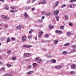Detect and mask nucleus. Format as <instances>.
Masks as SVG:
<instances>
[{
  "label": "nucleus",
  "instance_id": "nucleus-1",
  "mask_svg": "<svg viewBox=\"0 0 76 76\" xmlns=\"http://www.w3.org/2000/svg\"><path fill=\"white\" fill-rule=\"evenodd\" d=\"M35 59L37 61V63L39 64H41V63H42V61H43V60L41 59L39 56L38 57H36Z\"/></svg>",
  "mask_w": 76,
  "mask_h": 76
},
{
  "label": "nucleus",
  "instance_id": "nucleus-2",
  "mask_svg": "<svg viewBox=\"0 0 76 76\" xmlns=\"http://www.w3.org/2000/svg\"><path fill=\"white\" fill-rule=\"evenodd\" d=\"M23 47H25V48H31L32 47V45H24L23 46Z\"/></svg>",
  "mask_w": 76,
  "mask_h": 76
},
{
  "label": "nucleus",
  "instance_id": "nucleus-3",
  "mask_svg": "<svg viewBox=\"0 0 76 76\" xmlns=\"http://www.w3.org/2000/svg\"><path fill=\"white\" fill-rule=\"evenodd\" d=\"M58 13H59V11L58 10H55L53 12V13L55 15H57L58 14Z\"/></svg>",
  "mask_w": 76,
  "mask_h": 76
},
{
  "label": "nucleus",
  "instance_id": "nucleus-4",
  "mask_svg": "<svg viewBox=\"0 0 76 76\" xmlns=\"http://www.w3.org/2000/svg\"><path fill=\"white\" fill-rule=\"evenodd\" d=\"M24 16L25 19H27L28 18V15L27 13L25 12L24 13Z\"/></svg>",
  "mask_w": 76,
  "mask_h": 76
},
{
  "label": "nucleus",
  "instance_id": "nucleus-5",
  "mask_svg": "<svg viewBox=\"0 0 76 76\" xmlns=\"http://www.w3.org/2000/svg\"><path fill=\"white\" fill-rule=\"evenodd\" d=\"M22 41L23 42H25V41H26V36H23L22 37Z\"/></svg>",
  "mask_w": 76,
  "mask_h": 76
},
{
  "label": "nucleus",
  "instance_id": "nucleus-6",
  "mask_svg": "<svg viewBox=\"0 0 76 76\" xmlns=\"http://www.w3.org/2000/svg\"><path fill=\"white\" fill-rule=\"evenodd\" d=\"M71 68L73 69H76V65L75 64H72L71 66Z\"/></svg>",
  "mask_w": 76,
  "mask_h": 76
},
{
  "label": "nucleus",
  "instance_id": "nucleus-7",
  "mask_svg": "<svg viewBox=\"0 0 76 76\" xmlns=\"http://www.w3.org/2000/svg\"><path fill=\"white\" fill-rule=\"evenodd\" d=\"M62 67V66L61 65H59L56 66L55 67V68L57 69H60Z\"/></svg>",
  "mask_w": 76,
  "mask_h": 76
},
{
  "label": "nucleus",
  "instance_id": "nucleus-8",
  "mask_svg": "<svg viewBox=\"0 0 76 76\" xmlns=\"http://www.w3.org/2000/svg\"><path fill=\"white\" fill-rule=\"evenodd\" d=\"M70 8H74L75 7V4H71L69 5Z\"/></svg>",
  "mask_w": 76,
  "mask_h": 76
},
{
  "label": "nucleus",
  "instance_id": "nucleus-9",
  "mask_svg": "<svg viewBox=\"0 0 76 76\" xmlns=\"http://www.w3.org/2000/svg\"><path fill=\"white\" fill-rule=\"evenodd\" d=\"M56 32L57 33V34H61L62 31H61L56 30Z\"/></svg>",
  "mask_w": 76,
  "mask_h": 76
},
{
  "label": "nucleus",
  "instance_id": "nucleus-10",
  "mask_svg": "<svg viewBox=\"0 0 76 76\" xmlns=\"http://www.w3.org/2000/svg\"><path fill=\"white\" fill-rule=\"evenodd\" d=\"M22 27V25H20L19 26H17L16 28V29H20Z\"/></svg>",
  "mask_w": 76,
  "mask_h": 76
},
{
  "label": "nucleus",
  "instance_id": "nucleus-11",
  "mask_svg": "<svg viewBox=\"0 0 76 76\" xmlns=\"http://www.w3.org/2000/svg\"><path fill=\"white\" fill-rule=\"evenodd\" d=\"M49 28H50V29H52L54 28V26H53L52 25H51V24L49 25Z\"/></svg>",
  "mask_w": 76,
  "mask_h": 76
},
{
  "label": "nucleus",
  "instance_id": "nucleus-12",
  "mask_svg": "<svg viewBox=\"0 0 76 76\" xmlns=\"http://www.w3.org/2000/svg\"><path fill=\"white\" fill-rule=\"evenodd\" d=\"M32 73H33V71L28 72L26 74L27 75H31V74H32Z\"/></svg>",
  "mask_w": 76,
  "mask_h": 76
},
{
  "label": "nucleus",
  "instance_id": "nucleus-13",
  "mask_svg": "<svg viewBox=\"0 0 76 76\" xmlns=\"http://www.w3.org/2000/svg\"><path fill=\"white\" fill-rule=\"evenodd\" d=\"M5 9L7 10H9V6L7 5H6Z\"/></svg>",
  "mask_w": 76,
  "mask_h": 76
},
{
  "label": "nucleus",
  "instance_id": "nucleus-14",
  "mask_svg": "<svg viewBox=\"0 0 76 76\" xmlns=\"http://www.w3.org/2000/svg\"><path fill=\"white\" fill-rule=\"evenodd\" d=\"M56 59H53L52 60L51 62L52 63H56Z\"/></svg>",
  "mask_w": 76,
  "mask_h": 76
},
{
  "label": "nucleus",
  "instance_id": "nucleus-15",
  "mask_svg": "<svg viewBox=\"0 0 76 76\" xmlns=\"http://www.w3.org/2000/svg\"><path fill=\"white\" fill-rule=\"evenodd\" d=\"M67 36L68 37H70L71 35V32H67Z\"/></svg>",
  "mask_w": 76,
  "mask_h": 76
},
{
  "label": "nucleus",
  "instance_id": "nucleus-16",
  "mask_svg": "<svg viewBox=\"0 0 76 76\" xmlns=\"http://www.w3.org/2000/svg\"><path fill=\"white\" fill-rule=\"evenodd\" d=\"M31 7H25V9L26 10H29L30 9Z\"/></svg>",
  "mask_w": 76,
  "mask_h": 76
},
{
  "label": "nucleus",
  "instance_id": "nucleus-17",
  "mask_svg": "<svg viewBox=\"0 0 76 76\" xmlns=\"http://www.w3.org/2000/svg\"><path fill=\"white\" fill-rule=\"evenodd\" d=\"M10 38L8 37L7 38V43H8V42L10 41Z\"/></svg>",
  "mask_w": 76,
  "mask_h": 76
},
{
  "label": "nucleus",
  "instance_id": "nucleus-18",
  "mask_svg": "<svg viewBox=\"0 0 76 76\" xmlns=\"http://www.w3.org/2000/svg\"><path fill=\"white\" fill-rule=\"evenodd\" d=\"M58 42V40H55L54 42V43L55 44H57V43Z\"/></svg>",
  "mask_w": 76,
  "mask_h": 76
},
{
  "label": "nucleus",
  "instance_id": "nucleus-19",
  "mask_svg": "<svg viewBox=\"0 0 76 76\" xmlns=\"http://www.w3.org/2000/svg\"><path fill=\"white\" fill-rule=\"evenodd\" d=\"M46 57H47L48 58H49V57H51V56L48 54H46Z\"/></svg>",
  "mask_w": 76,
  "mask_h": 76
},
{
  "label": "nucleus",
  "instance_id": "nucleus-20",
  "mask_svg": "<svg viewBox=\"0 0 76 76\" xmlns=\"http://www.w3.org/2000/svg\"><path fill=\"white\" fill-rule=\"evenodd\" d=\"M76 73V72L74 71H71L70 72V74L71 75H72L73 74H75Z\"/></svg>",
  "mask_w": 76,
  "mask_h": 76
},
{
  "label": "nucleus",
  "instance_id": "nucleus-21",
  "mask_svg": "<svg viewBox=\"0 0 76 76\" xmlns=\"http://www.w3.org/2000/svg\"><path fill=\"white\" fill-rule=\"evenodd\" d=\"M56 18L57 20L58 21L59 20V17L58 16H57Z\"/></svg>",
  "mask_w": 76,
  "mask_h": 76
},
{
  "label": "nucleus",
  "instance_id": "nucleus-22",
  "mask_svg": "<svg viewBox=\"0 0 76 76\" xmlns=\"http://www.w3.org/2000/svg\"><path fill=\"white\" fill-rule=\"evenodd\" d=\"M28 54L26 53H25L23 55L24 57L25 58V57H28Z\"/></svg>",
  "mask_w": 76,
  "mask_h": 76
},
{
  "label": "nucleus",
  "instance_id": "nucleus-23",
  "mask_svg": "<svg viewBox=\"0 0 76 76\" xmlns=\"http://www.w3.org/2000/svg\"><path fill=\"white\" fill-rule=\"evenodd\" d=\"M66 6V5L65 4H63L62 6L61 7V8H63L64 7H65Z\"/></svg>",
  "mask_w": 76,
  "mask_h": 76
},
{
  "label": "nucleus",
  "instance_id": "nucleus-24",
  "mask_svg": "<svg viewBox=\"0 0 76 76\" xmlns=\"http://www.w3.org/2000/svg\"><path fill=\"white\" fill-rule=\"evenodd\" d=\"M65 20H68V16H66L65 17Z\"/></svg>",
  "mask_w": 76,
  "mask_h": 76
},
{
  "label": "nucleus",
  "instance_id": "nucleus-25",
  "mask_svg": "<svg viewBox=\"0 0 76 76\" xmlns=\"http://www.w3.org/2000/svg\"><path fill=\"white\" fill-rule=\"evenodd\" d=\"M6 66H7L8 67H11V66H12V65L9 64H6Z\"/></svg>",
  "mask_w": 76,
  "mask_h": 76
},
{
  "label": "nucleus",
  "instance_id": "nucleus-26",
  "mask_svg": "<svg viewBox=\"0 0 76 76\" xmlns=\"http://www.w3.org/2000/svg\"><path fill=\"white\" fill-rule=\"evenodd\" d=\"M70 45V43H67L64 45V46H68V45Z\"/></svg>",
  "mask_w": 76,
  "mask_h": 76
},
{
  "label": "nucleus",
  "instance_id": "nucleus-27",
  "mask_svg": "<svg viewBox=\"0 0 76 76\" xmlns=\"http://www.w3.org/2000/svg\"><path fill=\"white\" fill-rule=\"evenodd\" d=\"M72 48H76V45H72Z\"/></svg>",
  "mask_w": 76,
  "mask_h": 76
},
{
  "label": "nucleus",
  "instance_id": "nucleus-28",
  "mask_svg": "<svg viewBox=\"0 0 76 76\" xmlns=\"http://www.w3.org/2000/svg\"><path fill=\"white\" fill-rule=\"evenodd\" d=\"M76 0H72L71 1H70L69 2L70 3H73V2H75V1H76Z\"/></svg>",
  "mask_w": 76,
  "mask_h": 76
},
{
  "label": "nucleus",
  "instance_id": "nucleus-29",
  "mask_svg": "<svg viewBox=\"0 0 76 76\" xmlns=\"http://www.w3.org/2000/svg\"><path fill=\"white\" fill-rule=\"evenodd\" d=\"M55 5H56L57 6L58 5V4H59V1H57L56 2Z\"/></svg>",
  "mask_w": 76,
  "mask_h": 76
},
{
  "label": "nucleus",
  "instance_id": "nucleus-30",
  "mask_svg": "<svg viewBox=\"0 0 76 76\" xmlns=\"http://www.w3.org/2000/svg\"><path fill=\"white\" fill-rule=\"evenodd\" d=\"M39 23H42V20H40L38 21Z\"/></svg>",
  "mask_w": 76,
  "mask_h": 76
},
{
  "label": "nucleus",
  "instance_id": "nucleus-31",
  "mask_svg": "<svg viewBox=\"0 0 76 76\" xmlns=\"http://www.w3.org/2000/svg\"><path fill=\"white\" fill-rule=\"evenodd\" d=\"M46 12L45 11H42V15H44L45 14H46Z\"/></svg>",
  "mask_w": 76,
  "mask_h": 76
},
{
  "label": "nucleus",
  "instance_id": "nucleus-32",
  "mask_svg": "<svg viewBox=\"0 0 76 76\" xmlns=\"http://www.w3.org/2000/svg\"><path fill=\"white\" fill-rule=\"evenodd\" d=\"M6 39V37H3L1 38L2 40H4V39Z\"/></svg>",
  "mask_w": 76,
  "mask_h": 76
},
{
  "label": "nucleus",
  "instance_id": "nucleus-33",
  "mask_svg": "<svg viewBox=\"0 0 76 76\" xmlns=\"http://www.w3.org/2000/svg\"><path fill=\"white\" fill-rule=\"evenodd\" d=\"M37 66V64L34 63L33 64V67H35Z\"/></svg>",
  "mask_w": 76,
  "mask_h": 76
},
{
  "label": "nucleus",
  "instance_id": "nucleus-34",
  "mask_svg": "<svg viewBox=\"0 0 76 76\" xmlns=\"http://www.w3.org/2000/svg\"><path fill=\"white\" fill-rule=\"evenodd\" d=\"M33 32V30L32 29H31L29 31L30 34H32Z\"/></svg>",
  "mask_w": 76,
  "mask_h": 76
},
{
  "label": "nucleus",
  "instance_id": "nucleus-35",
  "mask_svg": "<svg viewBox=\"0 0 76 76\" xmlns=\"http://www.w3.org/2000/svg\"><path fill=\"white\" fill-rule=\"evenodd\" d=\"M8 54H11V51H10V50H8L7 51V52Z\"/></svg>",
  "mask_w": 76,
  "mask_h": 76
},
{
  "label": "nucleus",
  "instance_id": "nucleus-36",
  "mask_svg": "<svg viewBox=\"0 0 76 76\" xmlns=\"http://www.w3.org/2000/svg\"><path fill=\"white\" fill-rule=\"evenodd\" d=\"M64 28V26H61L60 27V29H63Z\"/></svg>",
  "mask_w": 76,
  "mask_h": 76
},
{
  "label": "nucleus",
  "instance_id": "nucleus-37",
  "mask_svg": "<svg viewBox=\"0 0 76 76\" xmlns=\"http://www.w3.org/2000/svg\"><path fill=\"white\" fill-rule=\"evenodd\" d=\"M51 15V13H48L46 14L47 16H50V15Z\"/></svg>",
  "mask_w": 76,
  "mask_h": 76
},
{
  "label": "nucleus",
  "instance_id": "nucleus-38",
  "mask_svg": "<svg viewBox=\"0 0 76 76\" xmlns=\"http://www.w3.org/2000/svg\"><path fill=\"white\" fill-rule=\"evenodd\" d=\"M26 61H27V62H29V61H30V59L29 58L27 59L26 60Z\"/></svg>",
  "mask_w": 76,
  "mask_h": 76
},
{
  "label": "nucleus",
  "instance_id": "nucleus-39",
  "mask_svg": "<svg viewBox=\"0 0 76 76\" xmlns=\"http://www.w3.org/2000/svg\"><path fill=\"white\" fill-rule=\"evenodd\" d=\"M63 54L64 55L66 54H67V52L66 51H63Z\"/></svg>",
  "mask_w": 76,
  "mask_h": 76
},
{
  "label": "nucleus",
  "instance_id": "nucleus-40",
  "mask_svg": "<svg viewBox=\"0 0 76 76\" xmlns=\"http://www.w3.org/2000/svg\"><path fill=\"white\" fill-rule=\"evenodd\" d=\"M32 37L31 35L28 36V39H31V38H32Z\"/></svg>",
  "mask_w": 76,
  "mask_h": 76
},
{
  "label": "nucleus",
  "instance_id": "nucleus-41",
  "mask_svg": "<svg viewBox=\"0 0 76 76\" xmlns=\"http://www.w3.org/2000/svg\"><path fill=\"white\" fill-rule=\"evenodd\" d=\"M41 36H42V35L40 34H39V36L38 37L39 38H41Z\"/></svg>",
  "mask_w": 76,
  "mask_h": 76
},
{
  "label": "nucleus",
  "instance_id": "nucleus-42",
  "mask_svg": "<svg viewBox=\"0 0 76 76\" xmlns=\"http://www.w3.org/2000/svg\"><path fill=\"white\" fill-rule=\"evenodd\" d=\"M4 76H12V75L9 74H7L4 75Z\"/></svg>",
  "mask_w": 76,
  "mask_h": 76
},
{
  "label": "nucleus",
  "instance_id": "nucleus-43",
  "mask_svg": "<svg viewBox=\"0 0 76 76\" xmlns=\"http://www.w3.org/2000/svg\"><path fill=\"white\" fill-rule=\"evenodd\" d=\"M39 34H40L41 35H42L43 34H44V32H43V31H41L39 33Z\"/></svg>",
  "mask_w": 76,
  "mask_h": 76
},
{
  "label": "nucleus",
  "instance_id": "nucleus-44",
  "mask_svg": "<svg viewBox=\"0 0 76 76\" xmlns=\"http://www.w3.org/2000/svg\"><path fill=\"white\" fill-rule=\"evenodd\" d=\"M42 50L43 51H46V49L44 48H42Z\"/></svg>",
  "mask_w": 76,
  "mask_h": 76
},
{
  "label": "nucleus",
  "instance_id": "nucleus-45",
  "mask_svg": "<svg viewBox=\"0 0 76 76\" xmlns=\"http://www.w3.org/2000/svg\"><path fill=\"white\" fill-rule=\"evenodd\" d=\"M50 42V40L44 41V42L45 43L46 42Z\"/></svg>",
  "mask_w": 76,
  "mask_h": 76
},
{
  "label": "nucleus",
  "instance_id": "nucleus-46",
  "mask_svg": "<svg viewBox=\"0 0 76 76\" xmlns=\"http://www.w3.org/2000/svg\"><path fill=\"white\" fill-rule=\"evenodd\" d=\"M11 40H12V41H13V40H15V38L12 37L11 38Z\"/></svg>",
  "mask_w": 76,
  "mask_h": 76
},
{
  "label": "nucleus",
  "instance_id": "nucleus-47",
  "mask_svg": "<svg viewBox=\"0 0 76 76\" xmlns=\"http://www.w3.org/2000/svg\"><path fill=\"white\" fill-rule=\"evenodd\" d=\"M16 58V57H14L12 58V60H15Z\"/></svg>",
  "mask_w": 76,
  "mask_h": 76
},
{
  "label": "nucleus",
  "instance_id": "nucleus-48",
  "mask_svg": "<svg viewBox=\"0 0 76 76\" xmlns=\"http://www.w3.org/2000/svg\"><path fill=\"white\" fill-rule=\"evenodd\" d=\"M8 25H6L4 26V27L5 28H8Z\"/></svg>",
  "mask_w": 76,
  "mask_h": 76
},
{
  "label": "nucleus",
  "instance_id": "nucleus-49",
  "mask_svg": "<svg viewBox=\"0 0 76 76\" xmlns=\"http://www.w3.org/2000/svg\"><path fill=\"white\" fill-rule=\"evenodd\" d=\"M49 34H47L46 35H45V36L47 38H48V37H49Z\"/></svg>",
  "mask_w": 76,
  "mask_h": 76
},
{
  "label": "nucleus",
  "instance_id": "nucleus-50",
  "mask_svg": "<svg viewBox=\"0 0 76 76\" xmlns=\"http://www.w3.org/2000/svg\"><path fill=\"white\" fill-rule=\"evenodd\" d=\"M69 26H72L73 24L72 23H69Z\"/></svg>",
  "mask_w": 76,
  "mask_h": 76
},
{
  "label": "nucleus",
  "instance_id": "nucleus-51",
  "mask_svg": "<svg viewBox=\"0 0 76 76\" xmlns=\"http://www.w3.org/2000/svg\"><path fill=\"white\" fill-rule=\"evenodd\" d=\"M31 2V0H28L27 1V3H29Z\"/></svg>",
  "mask_w": 76,
  "mask_h": 76
},
{
  "label": "nucleus",
  "instance_id": "nucleus-52",
  "mask_svg": "<svg viewBox=\"0 0 76 76\" xmlns=\"http://www.w3.org/2000/svg\"><path fill=\"white\" fill-rule=\"evenodd\" d=\"M32 10L35 11V7H33L32 8Z\"/></svg>",
  "mask_w": 76,
  "mask_h": 76
},
{
  "label": "nucleus",
  "instance_id": "nucleus-53",
  "mask_svg": "<svg viewBox=\"0 0 76 76\" xmlns=\"http://www.w3.org/2000/svg\"><path fill=\"white\" fill-rule=\"evenodd\" d=\"M5 19L6 20H8L9 19V17H5Z\"/></svg>",
  "mask_w": 76,
  "mask_h": 76
},
{
  "label": "nucleus",
  "instance_id": "nucleus-54",
  "mask_svg": "<svg viewBox=\"0 0 76 76\" xmlns=\"http://www.w3.org/2000/svg\"><path fill=\"white\" fill-rule=\"evenodd\" d=\"M31 67H32L31 65H29L28 66V69H31Z\"/></svg>",
  "mask_w": 76,
  "mask_h": 76
},
{
  "label": "nucleus",
  "instance_id": "nucleus-55",
  "mask_svg": "<svg viewBox=\"0 0 76 76\" xmlns=\"http://www.w3.org/2000/svg\"><path fill=\"white\" fill-rule=\"evenodd\" d=\"M43 2H42V4H45V3H46V2H45V1H43Z\"/></svg>",
  "mask_w": 76,
  "mask_h": 76
},
{
  "label": "nucleus",
  "instance_id": "nucleus-56",
  "mask_svg": "<svg viewBox=\"0 0 76 76\" xmlns=\"http://www.w3.org/2000/svg\"><path fill=\"white\" fill-rule=\"evenodd\" d=\"M1 69L2 70H5V68L4 67H3L1 68Z\"/></svg>",
  "mask_w": 76,
  "mask_h": 76
},
{
  "label": "nucleus",
  "instance_id": "nucleus-57",
  "mask_svg": "<svg viewBox=\"0 0 76 76\" xmlns=\"http://www.w3.org/2000/svg\"><path fill=\"white\" fill-rule=\"evenodd\" d=\"M56 6H57V5H56L55 4H54L53 6V8H56Z\"/></svg>",
  "mask_w": 76,
  "mask_h": 76
},
{
  "label": "nucleus",
  "instance_id": "nucleus-58",
  "mask_svg": "<svg viewBox=\"0 0 76 76\" xmlns=\"http://www.w3.org/2000/svg\"><path fill=\"white\" fill-rule=\"evenodd\" d=\"M35 1H36V0H32V3H34V2H35Z\"/></svg>",
  "mask_w": 76,
  "mask_h": 76
},
{
  "label": "nucleus",
  "instance_id": "nucleus-59",
  "mask_svg": "<svg viewBox=\"0 0 76 76\" xmlns=\"http://www.w3.org/2000/svg\"><path fill=\"white\" fill-rule=\"evenodd\" d=\"M31 56V54L29 53H28L27 54V57H29Z\"/></svg>",
  "mask_w": 76,
  "mask_h": 76
},
{
  "label": "nucleus",
  "instance_id": "nucleus-60",
  "mask_svg": "<svg viewBox=\"0 0 76 76\" xmlns=\"http://www.w3.org/2000/svg\"><path fill=\"white\" fill-rule=\"evenodd\" d=\"M39 26H40V27H43V25L40 24L39 25Z\"/></svg>",
  "mask_w": 76,
  "mask_h": 76
},
{
  "label": "nucleus",
  "instance_id": "nucleus-61",
  "mask_svg": "<svg viewBox=\"0 0 76 76\" xmlns=\"http://www.w3.org/2000/svg\"><path fill=\"white\" fill-rule=\"evenodd\" d=\"M2 17L3 18H4V19H5V18H6V16H5L4 15H2Z\"/></svg>",
  "mask_w": 76,
  "mask_h": 76
},
{
  "label": "nucleus",
  "instance_id": "nucleus-62",
  "mask_svg": "<svg viewBox=\"0 0 76 76\" xmlns=\"http://www.w3.org/2000/svg\"><path fill=\"white\" fill-rule=\"evenodd\" d=\"M11 12V13H14V10H11L10 11Z\"/></svg>",
  "mask_w": 76,
  "mask_h": 76
},
{
  "label": "nucleus",
  "instance_id": "nucleus-63",
  "mask_svg": "<svg viewBox=\"0 0 76 76\" xmlns=\"http://www.w3.org/2000/svg\"><path fill=\"white\" fill-rule=\"evenodd\" d=\"M44 18H45V16H43L42 17V19H44Z\"/></svg>",
  "mask_w": 76,
  "mask_h": 76
},
{
  "label": "nucleus",
  "instance_id": "nucleus-64",
  "mask_svg": "<svg viewBox=\"0 0 76 76\" xmlns=\"http://www.w3.org/2000/svg\"><path fill=\"white\" fill-rule=\"evenodd\" d=\"M42 4V2H39V3L38 4Z\"/></svg>",
  "mask_w": 76,
  "mask_h": 76
}]
</instances>
